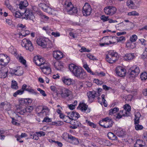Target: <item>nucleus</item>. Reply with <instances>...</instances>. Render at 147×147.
Segmentation results:
<instances>
[{"label":"nucleus","mask_w":147,"mask_h":147,"mask_svg":"<svg viewBox=\"0 0 147 147\" xmlns=\"http://www.w3.org/2000/svg\"><path fill=\"white\" fill-rule=\"evenodd\" d=\"M92 11V8L88 3H86L82 9V12L84 16H87L90 15Z\"/></svg>","instance_id":"10"},{"label":"nucleus","mask_w":147,"mask_h":147,"mask_svg":"<svg viewBox=\"0 0 147 147\" xmlns=\"http://www.w3.org/2000/svg\"><path fill=\"white\" fill-rule=\"evenodd\" d=\"M9 61V57L3 54H0V65L4 67L7 65Z\"/></svg>","instance_id":"11"},{"label":"nucleus","mask_w":147,"mask_h":147,"mask_svg":"<svg viewBox=\"0 0 147 147\" xmlns=\"http://www.w3.org/2000/svg\"><path fill=\"white\" fill-rule=\"evenodd\" d=\"M112 38L113 40H115L117 41V42H121L125 40V38L124 36H121L119 37L116 36L112 37L111 36H106L104 37L102 39L108 40L109 39Z\"/></svg>","instance_id":"20"},{"label":"nucleus","mask_w":147,"mask_h":147,"mask_svg":"<svg viewBox=\"0 0 147 147\" xmlns=\"http://www.w3.org/2000/svg\"><path fill=\"white\" fill-rule=\"evenodd\" d=\"M68 139L71 140L72 141H75V143L76 144H78L79 143V141L78 139L71 135H69Z\"/></svg>","instance_id":"39"},{"label":"nucleus","mask_w":147,"mask_h":147,"mask_svg":"<svg viewBox=\"0 0 147 147\" xmlns=\"http://www.w3.org/2000/svg\"><path fill=\"white\" fill-rule=\"evenodd\" d=\"M70 114V116L72 118L73 120H76L80 117L79 114L76 111H72L71 113H69L68 114Z\"/></svg>","instance_id":"25"},{"label":"nucleus","mask_w":147,"mask_h":147,"mask_svg":"<svg viewBox=\"0 0 147 147\" xmlns=\"http://www.w3.org/2000/svg\"><path fill=\"white\" fill-rule=\"evenodd\" d=\"M60 94L62 98H65L71 96L72 92L69 89L65 88L62 89Z\"/></svg>","instance_id":"15"},{"label":"nucleus","mask_w":147,"mask_h":147,"mask_svg":"<svg viewBox=\"0 0 147 147\" xmlns=\"http://www.w3.org/2000/svg\"><path fill=\"white\" fill-rule=\"evenodd\" d=\"M12 12L13 15L16 18H20L22 16V14L20 12L16 11L15 10V11H13Z\"/></svg>","instance_id":"52"},{"label":"nucleus","mask_w":147,"mask_h":147,"mask_svg":"<svg viewBox=\"0 0 147 147\" xmlns=\"http://www.w3.org/2000/svg\"><path fill=\"white\" fill-rule=\"evenodd\" d=\"M40 109L41 111L38 113V114L40 115H42L43 116H45L49 115V109L46 106H39L36 109L37 111H39L38 109Z\"/></svg>","instance_id":"8"},{"label":"nucleus","mask_w":147,"mask_h":147,"mask_svg":"<svg viewBox=\"0 0 147 147\" xmlns=\"http://www.w3.org/2000/svg\"><path fill=\"white\" fill-rule=\"evenodd\" d=\"M134 0H127L126 2L127 5L129 8H132L134 6Z\"/></svg>","instance_id":"37"},{"label":"nucleus","mask_w":147,"mask_h":147,"mask_svg":"<svg viewBox=\"0 0 147 147\" xmlns=\"http://www.w3.org/2000/svg\"><path fill=\"white\" fill-rule=\"evenodd\" d=\"M33 61L36 65L40 66V67L46 63H45V61L40 56H35L33 59Z\"/></svg>","instance_id":"12"},{"label":"nucleus","mask_w":147,"mask_h":147,"mask_svg":"<svg viewBox=\"0 0 147 147\" xmlns=\"http://www.w3.org/2000/svg\"><path fill=\"white\" fill-rule=\"evenodd\" d=\"M95 75H97L98 76L100 77H102L105 76V73L103 71H101L100 72H96L95 73Z\"/></svg>","instance_id":"59"},{"label":"nucleus","mask_w":147,"mask_h":147,"mask_svg":"<svg viewBox=\"0 0 147 147\" xmlns=\"http://www.w3.org/2000/svg\"><path fill=\"white\" fill-rule=\"evenodd\" d=\"M13 72L15 75L19 76L22 75L23 73L22 68L20 67L17 68L16 69L13 70Z\"/></svg>","instance_id":"23"},{"label":"nucleus","mask_w":147,"mask_h":147,"mask_svg":"<svg viewBox=\"0 0 147 147\" xmlns=\"http://www.w3.org/2000/svg\"><path fill=\"white\" fill-rule=\"evenodd\" d=\"M22 47L30 51H32L34 49L33 46L30 41L26 39H23L21 43Z\"/></svg>","instance_id":"6"},{"label":"nucleus","mask_w":147,"mask_h":147,"mask_svg":"<svg viewBox=\"0 0 147 147\" xmlns=\"http://www.w3.org/2000/svg\"><path fill=\"white\" fill-rule=\"evenodd\" d=\"M94 83L97 84V85H101L103 84V82L101 80H100L98 79H95L94 80Z\"/></svg>","instance_id":"58"},{"label":"nucleus","mask_w":147,"mask_h":147,"mask_svg":"<svg viewBox=\"0 0 147 147\" xmlns=\"http://www.w3.org/2000/svg\"><path fill=\"white\" fill-rule=\"evenodd\" d=\"M20 1V3L19 4V8L21 10H25L26 7L28 5L27 1L26 0H21Z\"/></svg>","instance_id":"22"},{"label":"nucleus","mask_w":147,"mask_h":147,"mask_svg":"<svg viewBox=\"0 0 147 147\" xmlns=\"http://www.w3.org/2000/svg\"><path fill=\"white\" fill-rule=\"evenodd\" d=\"M64 6L65 9L70 14L76 13L78 12L77 8L74 7L72 3L69 0L65 1Z\"/></svg>","instance_id":"2"},{"label":"nucleus","mask_w":147,"mask_h":147,"mask_svg":"<svg viewBox=\"0 0 147 147\" xmlns=\"http://www.w3.org/2000/svg\"><path fill=\"white\" fill-rule=\"evenodd\" d=\"M39 6L44 11L51 14H53L54 11L53 9L49 7L47 4L45 3H40L39 4Z\"/></svg>","instance_id":"7"},{"label":"nucleus","mask_w":147,"mask_h":147,"mask_svg":"<svg viewBox=\"0 0 147 147\" xmlns=\"http://www.w3.org/2000/svg\"><path fill=\"white\" fill-rule=\"evenodd\" d=\"M38 136L36 133V134H34L33 133H32V134H30V138L36 140H37L38 139Z\"/></svg>","instance_id":"41"},{"label":"nucleus","mask_w":147,"mask_h":147,"mask_svg":"<svg viewBox=\"0 0 147 147\" xmlns=\"http://www.w3.org/2000/svg\"><path fill=\"white\" fill-rule=\"evenodd\" d=\"M18 59L19 62H20L24 65H26V60L24 59L23 57L22 56L19 57Z\"/></svg>","instance_id":"49"},{"label":"nucleus","mask_w":147,"mask_h":147,"mask_svg":"<svg viewBox=\"0 0 147 147\" xmlns=\"http://www.w3.org/2000/svg\"><path fill=\"white\" fill-rule=\"evenodd\" d=\"M143 142L140 140H138L134 145V147H145Z\"/></svg>","instance_id":"28"},{"label":"nucleus","mask_w":147,"mask_h":147,"mask_svg":"<svg viewBox=\"0 0 147 147\" xmlns=\"http://www.w3.org/2000/svg\"><path fill=\"white\" fill-rule=\"evenodd\" d=\"M53 57L56 60H60L63 57V53L59 51H53Z\"/></svg>","instance_id":"18"},{"label":"nucleus","mask_w":147,"mask_h":147,"mask_svg":"<svg viewBox=\"0 0 147 147\" xmlns=\"http://www.w3.org/2000/svg\"><path fill=\"white\" fill-rule=\"evenodd\" d=\"M121 113L123 116H128L129 115L130 113L128 111H126L125 110H121Z\"/></svg>","instance_id":"48"},{"label":"nucleus","mask_w":147,"mask_h":147,"mask_svg":"<svg viewBox=\"0 0 147 147\" xmlns=\"http://www.w3.org/2000/svg\"><path fill=\"white\" fill-rule=\"evenodd\" d=\"M36 133L39 136H44L45 135V133L42 131L36 132Z\"/></svg>","instance_id":"63"},{"label":"nucleus","mask_w":147,"mask_h":147,"mask_svg":"<svg viewBox=\"0 0 147 147\" xmlns=\"http://www.w3.org/2000/svg\"><path fill=\"white\" fill-rule=\"evenodd\" d=\"M69 136V134L67 133H64L62 136V137L63 139L67 141L68 140V138Z\"/></svg>","instance_id":"51"},{"label":"nucleus","mask_w":147,"mask_h":147,"mask_svg":"<svg viewBox=\"0 0 147 147\" xmlns=\"http://www.w3.org/2000/svg\"><path fill=\"white\" fill-rule=\"evenodd\" d=\"M86 123L88 125L92 127L95 128L96 127V124L92 122H91L90 121L86 120Z\"/></svg>","instance_id":"44"},{"label":"nucleus","mask_w":147,"mask_h":147,"mask_svg":"<svg viewBox=\"0 0 147 147\" xmlns=\"http://www.w3.org/2000/svg\"><path fill=\"white\" fill-rule=\"evenodd\" d=\"M124 110H125L126 111H128L129 113L131 111V107L128 104H125L123 107Z\"/></svg>","instance_id":"50"},{"label":"nucleus","mask_w":147,"mask_h":147,"mask_svg":"<svg viewBox=\"0 0 147 147\" xmlns=\"http://www.w3.org/2000/svg\"><path fill=\"white\" fill-rule=\"evenodd\" d=\"M128 72L129 77L131 79H134L139 74L140 70L138 67L136 65L130 68Z\"/></svg>","instance_id":"5"},{"label":"nucleus","mask_w":147,"mask_h":147,"mask_svg":"<svg viewBox=\"0 0 147 147\" xmlns=\"http://www.w3.org/2000/svg\"><path fill=\"white\" fill-rule=\"evenodd\" d=\"M7 67H3L0 69V78H5L7 76V73L8 72Z\"/></svg>","instance_id":"21"},{"label":"nucleus","mask_w":147,"mask_h":147,"mask_svg":"<svg viewBox=\"0 0 147 147\" xmlns=\"http://www.w3.org/2000/svg\"><path fill=\"white\" fill-rule=\"evenodd\" d=\"M127 15L128 16H138L139 14L136 11H133L128 13Z\"/></svg>","instance_id":"45"},{"label":"nucleus","mask_w":147,"mask_h":147,"mask_svg":"<svg viewBox=\"0 0 147 147\" xmlns=\"http://www.w3.org/2000/svg\"><path fill=\"white\" fill-rule=\"evenodd\" d=\"M113 122L112 119L109 117H107L103 118L99 122V125L103 127L104 128H109L112 126Z\"/></svg>","instance_id":"4"},{"label":"nucleus","mask_w":147,"mask_h":147,"mask_svg":"<svg viewBox=\"0 0 147 147\" xmlns=\"http://www.w3.org/2000/svg\"><path fill=\"white\" fill-rule=\"evenodd\" d=\"M37 90L40 92V93L43 96H47V94L44 90L41 89L40 88H37Z\"/></svg>","instance_id":"61"},{"label":"nucleus","mask_w":147,"mask_h":147,"mask_svg":"<svg viewBox=\"0 0 147 147\" xmlns=\"http://www.w3.org/2000/svg\"><path fill=\"white\" fill-rule=\"evenodd\" d=\"M147 56V48H146L145 51L144 52L143 55L142 56V58L143 59L145 58Z\"/></svg>","instance_id":"64"},{"label":"nucleus","mask_w":147,"mask_h":147,"mask_svg":"<svg viewBox=\"0 0 147 147\" xmlns=\"http://www.w3.org/2000/svg\"><path fill=\"white\" fill-rule=\"evenodd\" d=\"M88 106L84 103H80L78 107V109L81 110V111L86 112L87 110Z\"/></svg>","instance_id":"24"},{"label":"nucleus","mask_w":147,"mask_h":147,"mask_svg":"<svg viewBox=\"0 0 147 147\" xmlns=\"http://www.w3.org/2000/svg\"><path fill=\"white\" fill-rule=\"evenodd\" d=\"M87 56L89 59L94 60L96 59L95 57L90 53H89L87 55Z\"/></svg>","instance_id":"60"},{"label":"nucleus","mask_w":147,"mask_h":147,"mask_svg":"<svg viewBox=\"0 0 147 147\" xmlns=\"http://www.w3.org/2000/svg\"><path fill=\"white\" fill-rule=\"evenodd\" d=\"M107 136L109 139L113 140H117V138L116 135L111 132L108 133Z\"/></svg>","instance_id":"31"},{"label":"nucleus","mask_w":147,"mask_h":147,"mask_svg":"<svg viewBox=\"0 0 147 147\" xmlns=\"http://www.w3.org/2000/svg\"><path fill=\"white\" fill-rule=\"evenodd\" d=\"M60 117L61 118L63 119L64 121L66 123H70L71 124L73 121V120H71V121L69 120H65V119H71L68 116H66L64 115L63 114L61 113L60 115Z\"/></svg>","instance_id":"29"},{"label":"nucleus","mask_w":147,"mask_h":147,"mask_svg":"<svg viewBox=\"0 0 147 147\" xmlns=\"http://www.w3.org/2000/svg\"><path fill=\"white\" fill-rule=\"evenodd\" d=\"M24 11V16L22 18L30 20H33L34 19V17L31 10L28 9L25 10Z\"/></svg>","instance_id":"16"},{"label":"nucleus","mask_w":147,"mask_h":147,"mask_svg":"<svg viewBox=\"0 0 147 147\" xmlns=\"http://www.w3.org/2000/svg\"><path fill=\"white\" fill-rule=\"evenodd\" d=\"M5 5L12 12L13 11H15V10L13 9V7L10 4L8 1H5Z\"/></svg>","instance_id":"32"},{"label":"nucleus","mask_w":147,"mask_h":147,"mask_svg":"<svg viewBox=\"0 0 147 147\" xmlns=\"http://www.w3.org/2000/svg\"><path fill=\"white\" fill-rule=\"evenodd\" d=\"M116 74L120 77L125 76L126 74V69L122 67L118 66L115 69Z\"/></svg>","instance_id":"14"},{"label":"nucleus","mask_w":147,"mask_h":147,"mask_svg":"<svg viewBox=\"0 0 147 147\" xmlns=\"http://www.w3.org/2000/svg\"><path fill=\"white\" fill-rule=\"evenodd\" d=\"M137 38V36L135 34H134L130 36L129 38L130 41L134 42L136 41Z\"/></svg>","instance_id":"47"},{"label":"nucleus","mask_w":147,"mask_h":147,"mask_svg":"<svg viewBox=\"0 0 147 147\" xmlns=\"http://www.w3.org/2000/svg\"><path fill=\"white\" fill-rule=\"evenodd\" d=\"M11 88L13 89H18L17 82L15 80H12L11 84Z\"/></svg>","instance_id":"38"},{"label":"nucleus","mask_w":147,"mask_h":147,"mask_svg":"<svg viewBox=\"0 0 147 147\" xmlns=\"http://www.w3.org/2000/svg\"><path fill=\"white\" fill-rule=\"evenodd\" d=\"M139 121L134 122V124L135 125V129L136 130H142L143 129V127L141 125L139 124Z\"/></svg>","instance_id":"33"},{"label":"nucleus","mask_w":147,"mask_h":147,"mask_svg":"<svg viewBox=\"0 0 147 147\" xmlns=\"http://www.w3.org/2000/svg\"><path fill=\"white\" fill-rule=\"evenodd\" d=\"M116 133L117 136L119 137L122 136L124 134L123 131L121 128L118 129L116 130Z\"/></svg>","instance_id":"36"},{"label":"nucleus","mask_w":147,"mask_h":147,"mask_svg":"<svg viewBox=\"0 0 147 147\" xmlns=\"http://www.w3.org/2000/svg\"><path fill=\"white\" fill-rule=\"evenodd\" d=\"M116 11V8L112 6H109L106 7L104 9L105 13L107 15L110 16H112L115 14Z\"/></svg>","instance_id":"9"},{"label":"nucleus","mask_w":147,"mask_h":147,"mask_svg":"<svg viewBox=\"0 0 147 147\" xmlns=\"http://www.w3.org/2000/svg\"><path fill=\"white\" fill-rule=\"evenodd\" d=\"M26 90L28 91L29 92L35 94H38L37 92L35 91L34 90L32 89L27 88L26 89Z\"/></svg>","instance_id":"53"},{"label":"nucleus","mask_w":147,"mask_h":147,"mask_svg":"<svg viewBox=\"0 0 147 147\" xmlns=\"http://www.w3.org/2000/svg\"><path fill=\"white\" fill-rule=\"evenodd\" d=\"M119 58L118 53L114 51H109L106 56V61L110 63H113L115 62Z\"/></svg>","instance_id":"3"},{"label":"nucleus","mask_w":147,"mask_h":147,"mask_svg":"<svg viewBox=\"0 0 147 147\" xmlns=\"http://www.w3.org/2000/svg\"><path fill=\"white\" fill-rule=\"evenodd\" d=\"M42 72L45 74L49 75L51 72V70L49 64L46 63L40 67Z\"/></svg>","instance_id":"13"},{"label":"nucleus","mask_w":147,"mask_h":147,"mask_svg":"<svg viewBox=\"0 0 147 147\" xmlns=\"http://www.w3.org/2000/svg\"><path fill=\"white\" fill-rule=\"evenodd\" d=\"M96 92L93 91H89L87 92V95L88 98V101L90 102H92L95 97H97Z\"/></svg>","instance_id":"17"},{"label":"nucleus","mask_w":147,"mask_h":147,"mask_svg":"<svg viewBox=\"0 0 147 147\" xmlns=\"http://www.w3.org/2000/svg\"><path fill=\"white\" fill-rule=\"evenodd\" d=\"M73 120V121L72 122V123L71 124H72V123L74 121V125H75V126H76L77 127H81L82 126V124L80 123L78 121H76V120Z\"/></svg>","instance_id":"55"},{"label":"nucleus","mask_w":147,"mask_h":147,"mask_svg":"<svg viewBox=\"0 0 147 147\" xmlns=\"http://www.w3.org/2000/svg\"><path fill=\"white\" fill-rule=\"evenodd\" d=\"M20 104L22 105H27L28 103V101L27 99H22L19 101Z\"/></svg>","instance_id":"42"},{"label":"nucleus","mask_w":147,"mask_h":147,"mask_svg":"<svg viewBox=\"0 0 147 147\" xmlns=\"http://www.w3.org/2000/svg\"><path fill=\"white\" fill-rule=\"evenodd\" d=\"M119 109L117 107H115L113 109H111L109 110V114L111 115L112 114L115 113L118 111Z\"/></svg>","instance_id":"43"},{"label":"nucleus","mask_w":147,"mask_h":147,"mask_svg":"<svg viewBox=\"0 0 147 147\" xmlns=\"http://www.w3.org/2000/svg\"><path fill=\"white\" fill-rule=\"evenodd\" d=\"M62 80L64 84L67 85H71L72 82V80L71 79L65 77L63 78Z\"/></svg>","instance_id":"30"},{"label":"nucleus","mask_w":147,"mask_h":147,"mask_svg":"<svg viewBox=\"0 0 147 147\" xmlns=\"http://www.w3.org/2000/svg\"><path fill=\"white\" fill-rule=\"evenodd\" d=\"M37 44L42 47L45 48L47 47L48 41L45 39L42 38H38L36 40Z\"/></svg>","instance_id":"19"},{"label":"nucleus","mask_w":147,"mask_h":147,"mask_svg":"<svg viewBox=\"0 0 147 147\" xmlns=\"http://www.w3.org/2000/svg\"><path fill=\"white\" fill-rule=\"evenodd\" d=\"M5 132L4 131L0 130V139L3 140L5 139V135H2L4 134Z\"/></svg>","instance_id":"54"},{"label":"nucleus","mask_w":147,"mask_h":147,"mask_svg":"<svg viewBox=\"0 0 147 147\" xmlns=\"http://www.w3.org/2000/svg\"><path fill=\"white\" fill-rule=\"evenodd\" d=\"M27 112L25 108H21L19 109L18 113L21 115H24L26 112Z\"/></svg>","instance_id":"57"},{"label":"nucleus","mask_w":147,"mask_h":147,"mask_svg":"<svg viewBox=\"0 0 147 147\" xmlns=\"http://www.w3.org/2000/svg\"><path fill=\"white\" fill-rule=\"evenodd\" d=\"M126 46L128 48L133 49L136 47V45L134 42L129 41L127 42Z\"/></svg>","instance_id":"35"},{"label":"nucleus","mask_w":147,"mask_h":147,"mask_svg":"<svg viewBox=\"0 0 147 147\" xmlns=\"http://www.w3.org/2000/svg\"><path fill=\"white\" fill-rule=\"evenodd\" d=\"M84 67L86 69L87 71L91 74L95 75V74L89 68L88 65L87 64H84L83 65Z\"/></svg>","instance_id":"34"},{"label":"nucleus","mask_w":147,"mask_h":147,"mask_svg":"<svg viewBox=\"0 0 147 147\" xmlns=\"http://www.w3.org/2000/svg\"><path fill=\"white\" fill-rule=\"evenodd\" d=\"M108 16H105L104 15H102L101 17V19L103 21H106L109 20Z\"/></svg>","instance_id":"62"},{"label":"nucleus","mask_w":147,"mask_h":147,"mask_svg":"<svg viewBox=\"0 0 147 147\" xmlns=\"http://www.w3.org/2000/svg\"><path fill=\"white\" fill-rule=\"evenodd\" d=\"M102 143L100 144L103 145L108 146V145L109 144L110 142L108 140L103 139L102 140Z\"/></svg>","instance_id":"56"},{"label":"nucleus","mask_w":147,"mask_h":147,"mask_svg":"<svg viewBox=\"0 0 147 147\" xmlns=\"http://www.w3.org/2000/svg\"><path fill=\"white\" fill-rule=\"evenodd\" d=\"M134 57V53L127 54L124 57V59L125 61H129L133 59Z\"/></svg>","instance_id":"26"},{"label":"nucleus","mask_w":147,"mask_h":147,"mask_svg":"<svg viewBox=\"0 0 147 147\" xmlns=\"http://www.w3.org/2000/svg\"><path fill=\"white\" fill-rule=\"evenodd\" d=\"M140 78L142 81H144L147 78V74L145 72L142 73L140 75Z\"/></svg>","instance_id":"46"},{"label":"nucleus","mask_w":147,"mask_h":147,"mask_svg":"<svg viewBox=\"0 0 147 147\" xmlns=\"http://www.w3.org/2000/svg\"><path fill=\"white\" fill-rule=\"evenodd\" d=\"M54 66L56 69L58 70L61 71L63 68V66L62 63L57 61L54 64Z\"/></svg>","instance_id":"27"},{"label":"nucleus","mask_w":147,"mask_h":147,"mask_svg":"<svg viewBox=\"0 0 147 147\" xmlns=\"http://www.w3.org/2000/svg\"><path fill=\"white\" fill-rule=\"evenodd\" d=\"M135 116L134 122L136 121L137 122L139 121V120L141 117L140 113L139 112H137L136 113Z\"/></svg>","instance_id":"40"},{"label":"nucleus","mask_w":147,"mask_h":147,"mask_svg":"<svg viewBox=\"0 0 147 147\" xmlns=\"http://www.w3.org/2000/svg\"><path fill=\"white\" fill-rule=\"evenodd\" d=\"M69 67L70 71L78 79L83 80L86 78V72L81 67L74 64H70Z\"/></svg>","instance_id":"1"}]
</instances>
